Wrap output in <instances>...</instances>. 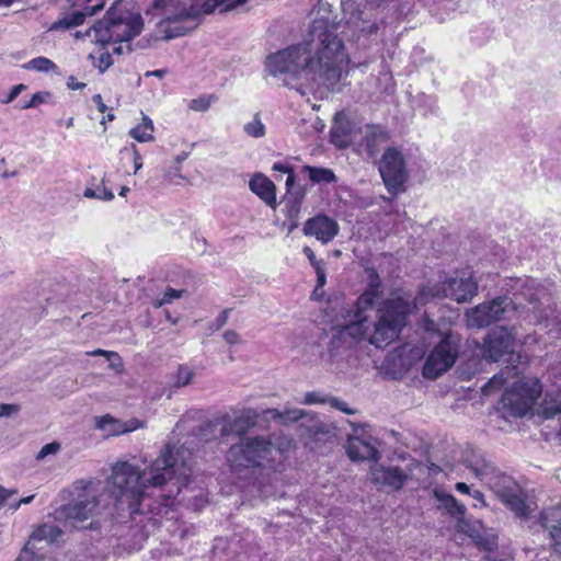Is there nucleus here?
Here are the masks:
<instances>
[{
    "label": "nucleus",
    "mask_w": 561,
    "mask_h": 561,
    "mask_svg": "<svg viewBox=\"0 0 561 561\" xmlns=\"http://www.w3.org/2000/svg\"><path fill=\"white\" fill-rule=\"evenodd\" d=\"M346 62L343 42L327 21L317 19L310 25L308 41L270 55L266 67L272 76H290L332 89L341 80Z\"/></svg>",
    "instance_id": "nucleus-1"
},
{
    "label": "nucleus",
    "mask_w": 561,
    "mask_h": 561,
    "mask_svg": "<svg viewBox=\"0 0 561 561\" xmlns=\"http://www.w3.org/2000/svg\"><path fill=\"white\" fill-rule=\"evenodd\" d=\"M505 286L514 299L499 296L467 310L468 328L482 329L497 321L512 320L514 313L528 324H541L548 319L549 293L538 280L530 277L510 278Z\"/></svg>",
    "instance_id": "nucleus-2"
},
{
    "label": "nucleus",
    "mask_w": 561,
    "mask_h": 561,
    "mask_svg": "<svg viewBox=\"0 0 561 561\" xmlns=\"http://www.w3.org/2000/svg\"><path fill=\"white\" fill-rule=\"evenodd\" d=\"M193 473V454L184 445L168 444L151 465L140 470L128 461H117L111 468L107 486L112 491H145L148 488H162L172 479L186 486Z\"/></svg>",
    "instance_id": "nucleus-3"
},
{
    "label": "nucleus",
    "mask_w": 561,
    "mask_h": 561,
    "mask_svg": "<svg viewBox=\"0 0 561 561\" xmlns=\"http://www.w3.org/2000/svg\"><path fill=\"white\" fill-rule=\"evenodd\" d=\"M478 290V284L471 276L454 277L440 284L422 288L415 297L410 294L393 295L380 310L379 323L373 337V343L382 345L397 339L407 324V319L419 306L432 298H450L458 304L472 299Z\"/></svg>",
    "instance_id": "nucleus-4"
},
{
    "label": "nucleus",
    "mask_w": 561,
    "mask_h": 561,
    "mask_svg": "<svg viewBox=\"0 0 561 561\" xmlns=\"http://www.w3.org/2000/svg\"><path fill=\"white\" fill-rule=\"evenodd\" d=\"M250 0H204L196 3H180V0H154L153 8L161 10L165 19L159 23L164 38L171 39L183 36L195 30L202 14H210L216 9L220 13L242 11Z\"/></svg>",
    "instance_id": "nucleus-5"
},
{
    "label": "nucleus",
    "mask_w": 561,
    "mask_h": 561,
    "mask_svg": "<svg viewBox=\"0 0 561 561\" xmlns=\"http://www.w3.org/2000/svg\"><path fill=\"white\" fill-rule=\"evenodd\" d=\"M290 440L280 436L241 438L227 451V462L236 473L256 467H274L282 463Z\"/></svg>",
    "instance_id": "nucleus-6"
},
{
    "label": "nucleus",
    "mask_w": 561,
    "mask_h": 561,
    "mask_svg": "<svg viewBox=\"0 0 561 561\" xmlns=\"http://www.w3.org/2000/svg\"><path fill=\"white\" fill-rule=\"evenodd\" d=\"M142 28L140 13L131 11L128 3L117 1L102 20L87 31V35L95 43L106 45L111 42H129L138 36Z\"/></svg>",
    "instance_id": "nucleus-7"
},
{
    "label": "nucleus",
    "mask_w": 561,
    "mask_h": 561,
    "mask_svg": "<svg viewBox=\"0 0 561 561\" xmlns=\"http://www.w3.org/2000/svg\"><path fill=\"white\" fill-rule=\"evenodd\" d=\"M403 466L373 465L370 479L376 484L400 490L403 486L414 488L413 482L426 483L443 473L435 463L425 465L412 457L402 456Z\"/></svg>",
    "instance_id": "nucleus-8"
},
{
    "label": "nucleus",
    "mask_w": 561,
    "mask_h": 561,
    "mask_svg": "<svg viewBox=\"0 0 561 561\" xmlns=\"http://www.w3.org/2000/svg\"><path fill=\"white\" fill-rule=\"evenodd\" d=\"M438 510H445L447 514L456 518V528L467 535L472 542L484 551H493L497 548V536L483 527L481 522H470L465 518V505L457 502L450 493H434Z\"/></svg>",
    "instance_id": "nucleus-9"
},
{
    "label": "nucleus",
    "mask_w": 561,
    "mask_h": 561,
    "mask_svg": "<svg viewBox=\"0 0 561 561\" xmlns=\"http://www.w3.org/2000/svg\"><path fill=\"white\" fill-rule=\"evenodd\" d=\"M425 330L437 332L440 337L439 342L428 354L423 366V376L427 379H436L456 363L459 355L460 336L450 331H437L435 322L430 319L425 320Z\"/></svg>",
    "instance_id": "nucleus-10"
},
{
    "label": "nucleus",
    "mask_w": 561,
    "mask_h": 561,
    "mask_svg": "<svg viewBox=\"0 0 561 561\" xmlns=\"http://www.w3.org/2000/svg\"><path fill=\"white\" fill-rule=\"evenodd\" d=\"M465 466L491 491H522V486L510 476L500 472L473 449L466 453Z\"/></svg>",
    "instance_id": "nucleus-11"
},
{
    "label": "nucleus",
    "mask_w": 561,
    "mask_h": 561,
    "mask_svg": "<svg viewBox=\"0 0 561 561\" xmlns=\"http://www.w3.org/2000/svg\"><path fill=\"white\" fill-rule=\"evenodd\" d=\"M542 392V386L537 378L519 379L502 394L503 408L511 415L522 417L533 408L536 399Z\"/></svg>",
    "instance_id": "nucleus-12"
},
{
    "label": "nucleus",
    "mask_w": 561,
    "mask_h": 561,
    "mask_svg": "<svg viewBox=\"0 0 561 561\" xmlns=\"http://www.w3.org/2000/svg\"><path fill=\"white\" fill-rule=\"evenodd\" d=\"M379 172L389 193L396 194L402 191L408 172L401 151L388 148L381 157Z\"/></svg>",
    "instance_id": "nucleus-13"
},
{
    "label": "nucleus",
    "mask_w": 561,
    "mask_h": 561,
    "mask_svg": "<svg viewBox=\"0 0 561 561\" xmlns=\"http://www.w3.org/2000/svg\"><path fill=\"white\" fill-rule=\"evenodd\" d=\"M506 327H495L483 341V357L488 360L497 362L504 355L514 356L515 332Z\"/></svg>",
    "instance_id": "nucleus-14"
},
{
    "label": "nucleus",
    "mask_w": 561,
    "mask_h": 561,
    "mask_svg": "<svg viewBox=\"0 0 561 561\" xmlns=\"http://www.w3.org/2000/svg\"><path fill=\"white\" fill-rule=\"evenodd\" d=\"M299 428L305 445L312 450L327 444H334L337 438L336 427L317 417H310L300 423Z\"/></svg>",
    "instance_id": "nucleus-15"
},
{
    "label": "nucleus",
    "mask_w": 561,
    "mask_h": 561,
    "mask_svg": "<svg viewBox=\"0 0 561 561\" xmlns=\"http://www.w3.org/2000/svg\"><path fill=\"white\" fill-rule=\"evenodd\" d=\"M387 301H388V299H386L377 309V321L374 323L373 330L370 328V323H369L367 317L364 314V312L366 310H359L358 307L356 306L354 320L343 327V329L341 330V335L350 336L354 340H362V339L367 337L368 342L377 348H382V347L387 346L388 344H390L391 342H393L396 339H393L389 342H385L382 345H377L371 342L373 337L376 333L377 324L379 323L380 310Z\"/></svg>",
    "instance_id": "nucleus-16"
},
{
    "label": "nucleus",
    "mask_w": 561,
    "mask_h": 561,
    "mask_svg": "<svg viewBox=\"0 0 561 561\" xmlns=\"http://www.w3.org/2000/svg\"><path fill=\"white\" fill-rule=\"evenodd\" d=\"M95 506V501L84 500L62 505L56 508L51 515L55 520L64 522L76 528H84L83 523L92 515Z\"/></svg>",
    "instance_id": "nucleus-17"
},
{
    "label": "nucleus",
    "mask_w": 561,
    "mask_h": 561,
    "mask_svg": "<svg viewBox=\"0 0 561 561\" xmlns=\"http://www.w3.org/2000/svg\"><path fill=\"white\" fill-rule=\"evenodd\" d=\"M345 450L352 461H375L380 458L377 440L369 435L350 436Z\"/></svg>",
    "instance_id": "nucleus-18"
},
{
    "label": "nucleus",
    "mask_w": 561,
    "mask_h": 561,
    "mask_svg": "<svg viewBox=\"0 0 561 561\" xmlns=\"http://www.w3.org/2000/svg\"><path fill=\"white\" fill-rule=\"evenodd\" d=\"M362 129L345 113L340 112L334 116L330 130L331 142L339 148H346L357 141Z\"/></svg>",
    "instance_id": "nucleus-19"
},
{
    "label": "nucleus",
    "mask_w": 561,
    "mask_h": 561,
    "mask_svg": "<svg viewBox=\"0 0 561 561\" xmlns=\"http://www.w3.org/2000/svg\"><path fill=\"white\" fill-rule=\"evenodd\" d=\"M257 420V413L252 409H245L237 416L224 414L217 422L221 425L220 436L230 435L243 436L252 428Z\"/></svg>",
    "instance_id": "nucleus-20"
},
{
    "label": "nucleus",
    "mask_w": 561,
    "mask_h": 561,
    "mask_svg": "<svg viewBox=\"0 0 561 561\" xmlns=\"http://www.w3.org/2000/svg\"><path fill=\"white\" fill-rule=\"evenodd\" d=\"M360 134H363L362 146L369 159H375L389 140V131L381 125L367 124Z\"/></svg>",
    "instance_id": "nucleus-21"
},
{
    "label": "nucleus",
    "mask_w": 561,
    "mask_h": 561,
    "mask_svg": "<svg viewBox=\"0 0 561 561\" xmlns=\"http://www.w3.org/2000/svg\"><path fill=\"white\" fill-rule=\"evenodd\" d=\"M307 236H313L323 243L330 242L339 232V225L327 216H317L307 220L304 227Z\"/></svg>",
    "instance_id": "nucleus-22"
},
{
    "label": "nucleus",
    "mask_w": 561,
    "mask_h": 561,
    "mask_svg": "<svg viewBox=\"0 0 561 561\" xmlns=\"http://www.w3.org/2000/svg\"><path fill=\"white\" fill-rule=\"evenodd\" d=\"M365 273L367 276V287L356 301V306L359 310L370 309L382 294L381 279L377 271L373 267H368L365 270Z\"/></svg>",
    "instance_id": "nucleus-23"
},
{
    "label": "nucleus",
    "mask_w": 561,
    "mask_h": 561,
    "mask_svg": "<svg viewBox=\"0 0 561 561\" xmlns=\"http://www.w3.org/2000/svg\"><path fill=\"white\" fill-rule=\"evenodd\" d=\"M501 502L507 506L517 517L527 518L537 505L528 496V493H497Z\"/></svg>",
    "instance_id": "nucleus-24"
},
{
    "label": "nucleus",
    "mask_w": 561,
    "mask_h": 561,
    "mask_svg": "<svg viewBox=\"0 0 561 561\" xmlns=\"http://www.w3.org/2000/svg\"><path fill=\"white\" fill-rule=\"evenodd\" d=\"M538 415L545 420L557 419L561 438V389L547 390L539 404Z\"/></svg>",
    "instance_id": "nucleus-25"
},
{
    "label": "nucleus",
    "mask_w": 561,
    "mask_h": 561,
    "mask_svg": "<svg viewBox=\"0 0 561 561\" xmlns=\"http://www.w3.org/2000/svg\"><path fill=\"white\" fill-rule=\"evenodd\" d=\"M249 187L267 206L276 207V187L267 176L261 173L253 175L249 182Z\"/></svg>",
    "instance_id": "nucleus-26"
},
{
    "label": "nucleus",
    "mask_w": 561,
    "mask_h": 561,
    "mask_svg": "<svg viewBox=\"0 0 561 561\" xmlns=\"http://www.w3.org/2000/svg\"><path fill=\"white\" fill-rule=\"evenodd\" d=\"M102 8V4H95L93 7L84 5L81 10L65 14L62 18L55 21L51 25V30H69L79 26L83 23L85 16L93 15Z\"/></svg>",
    "instance_id": "nucleus-27"
},
{
    "label": "nucleus",
    "mask_w": 561,
    "mask_h": 561,
    "mask_svg": "<svg viewBox=\"0 0 561 561\" xmlns=\"http://www.w3.org/2000/svg\"><path fill=\"white\" fill-rule=\"evenodd\" d=\"M556 511H543L540 513V524L549 531V536L553 542V548L557 552L561 553V523L549 518V515H554Z\"/></svg>",
    "instance_id": "nucleus-28"
},
{
    "label": "nucleus",
    "mask_w": 561,
    "mask_h": 561,
    "mask_svg": "<svg viewBox=\"0 0 561 561\" xmlns=\"http://www.w3.org/2000/svg\"><path fill=\"white\" fill-rule=\"evenodd\" d=\"M129 135L139 142L153 140V123L149 116L142 114V122L129 130Z\"/></svg>",
    "instance_id": "nucleus-29"
},
{
    "label": "nucleus",
    "mask_w": 561,
    "mask_h": 561,
    "mask_svg": "<svg viewBox=\"0 0 561 561\" xmlns=\"http://www.w3.org/2000/svg\"><path fill=\"white\" fill-rule=\"evenodd\" d=\"M62 534V530L58 526L43 524L34 530V533L32 534V539L45 540L48 543H54L58 541Z\"/></svg>",
    "instance_id": "nucleus-30"
},
{
    "label": "nucleus",
    "mask_w": 561,
    "mask_h": 561,
    "mask_svg": "<svg viewBox=\"0 0 561 561\" xmlns=\"http://www.w3.org/2000/svg\"><path fill=\"white\" fill-rule=\"evenodd\" d=\"M304 172L308 174L313 183H333L336 181V176L331 169L305 165Z\"/></svg>",
    "instance_id": "nucleus-31"
},
{
    "label": "nucleus",
    "mask_w": 561,
    "mask_h": 561,
    "mask_svg": "<svg viewBox=\"0 0 561 561\" xmlns=\"http://www.w3.org/2000/svg\"><path fill=\"white\" fill-rule=\"evenodd\" d=\"M515 369V367L513 368H506L505 370H502L500 374L497 375H494L483 387H482V393L484 396H490L492 394L493 392H495L496 390L501 389L505 381H506V377L505 375H510L513 370Z\"/></svg>",
    "instance_id": "nucleus-32"
},
{
    "label": "nucleus",
    "mask_w": 561,
    "mask_h": 561,
    "mask_svg": "<svg viewBox=\"0 0 561 561\" xmlns=\"http://www.w3.org/2000/svg\"><path fill=\"white\" fill-rule=\"evenodd\" d=\"M216 101L217 96L215 94H204L191 100L188 103V108L194 112H206Z\"/></svg>",
    "instance_id": "nucleus-33"
},
{
    "label": "nucleus",
    "mask_w": 561,
    "mask_h": 561,
    "mask_svg": "<svg viewBox=\"0 0 561 561\" xmlns=\"http://www.w3.org/2000/svg\"><path fill=\"white\" fill-rule=\"evenodd\" d=\"M266 417L273 419V420H291L297 421L304 416V411L299 409L294 410H287L285 412H280L277 409H267L265 412Z\"/></svg>",
    "instance_id": "nucleus-34"
},
{
    "label": "nucleus",
    "mask_w": 561,
    "mask_h": 561,
    "mask_svg": "<svg viewBox=\"0 0 561 561\" xmlns=\"http://www.w3.org/2000/svg\"><path fill=\"white\" fill-rule=\"evenodd\" d=\"M26 69H32L41 72H49L56 70L57 66L46 57H36L30 60L25 66Z\"/></svg>",
    "instance_id": "nucleus-35"
},
{
    "label": "nucleus",
    "mask_w": 561,
    "mask_h": 561,
    "mask_svg": "<svg viewBox=\"0 0 561 561\" xmlns=\"http://www.w3.org/2000/svg\"><path fill=\"white\" fill-rule=\"evenodd\" d=\"M88 355L104 356L110 362L108 366L111 369H113L115 371H121L122 360L117 353L99 348V350L89 352Z\"/></svg>",
    "instance_id": "nucleus-36"
},
{
    "label": "nucleus",
    "mask_w": 561,
    "mask_h": 561,
    "mask_svg": "<svg viewBox=\"0 0 561 561\" xmlns=\"http://www.w3.org/2000/svg\"><path fill=\"white\" fill-rule=\"evenodd\" d=\"M244 133L254 138H260L265 135V126L261 122L259 114H256L253 118V121L247 123L243 127Z\"/></svg>",
    "instance_id": "nucleus-37"
},
{
    "label": "nucleus",
    "mask_w": 561,
    "mask_h": 561,
    "mask_svg": "<svg viewBox=\"0 0 561 561\" xmlns=\"http://www.w3.org/2000/svg\"><path fill=\"white\" fill-rule=\"evenodd\" d=\"M13 493H0V508L8 505L9 510L16 511L22 504H30L34 500V495H30L20 500L10 501Z\"/></svg>",
    "instance_id": "nucleus-38"
},
{
    "label": "nucleus",
    "mask_w": 561,
    "mask_h": 561,
    "mask_svg": "<svg viewBox=\"0 0 561 561\" xmlns=\"http://www.w3.org/2000/svg\"><path fill=\"white\" fill-rule=\"evenodd\" d=\"M115 423H122L110 414L96 419V428L106 432L107 435H116L114 430L117 427Z\"/></svg>",
    "instance_id": "nucleus-39"
},
{
    "label": "nucleus",
    "mask_w": 561,
    "mask_h": 561,
    "mask_svg": "<svg viewBox=\"0 0 561 561\" xmlns=\"http://www.w3.org/2000/svg\"><path fill=\"white\" fill-rule=\"evenodd\" d=\"M101 486V480L98 478L79 479L73 482V491L98 490Z\"/></svg>",
    "instance_id": "nucleus-40"
},
{
    "label": "nucleus",
    "mask_w": 561,
    "mask_h": 561,
    "mask_svg": "<svg viewBox=\"0 0 561 561\" xmlns=\"http://www.w3.org/2000/svg\"><path fill=\"white\" fill-rule=\"evenodd\" d=\"M194 373L187 366H179L175 386L176 387H185L190 385L193 380Z\"/></svg>",
    "instance_id": "nucleus-41"
},
{
    "label": "nucleus",
    "mask_w": 561,
    "mask_h": 561,
    "mask_svg": "<svg viewBox=\"0 0 561 561\" xmlns=\"http://www.w3.org/2000/svg\"><path fill=\"white\" fill-rule=\"evenodd\" d=\"M115 424L117 425V427L114 430L115 434H125V433L133 432L137 428L144 427V422H141L137 419H131L127 422L115 423Z\"/></svg>",
    "instance_id": "nucleus-42"
},
{
    "label": "nucleus",
    "mask_w": 561,
    "mask_h": 561,
    "mask_svg": "<svg viewBox=\"0 0 561 561\" xmlns=\"http://www.w3.org/2000/svg\"><path fill=\"white\" fill-rule=\"evenodd\" d=\"M185 291L184 290H178V289H174V288H171L169 287L164 294H163V297L162 299L160 300H157L153 306L156 308H160L162 307L163 305L165 304H171L174 299H179L182 297V295L184 294Z\"/></svg>",
    "instance_id": "nucleus-43"
},
{
    "label": "nucleus",
    "mask_w": 561,
    "mask_h": 561,
    "mask_svg": "<svg viewBox=\"0 0 561 561\" xmlns=\"http://www.w3.org/2000/svg\"><path fill=\"white\" fill-rule=\"evenodd\" d=\"M61 445L58 442H51L44 445L36 455L37 460H44L47 456L56 455L60 451Z\"/></svg>",
    "instance_id": "nucleus-44"
},
{
    "label": "nucleus",
    "mask_w": 561,
    "mask_h": 561,
    "mask_svg": "<svg viewBox=\"0 0 561 561\" xmlns=\"http://www.w3.org/2000/svg\"><path fill=\"white\" fill-rule=\"evenodd\" d=\"M273 170L274 171H279L282 173H286L287 174V179H286V186L287 187H290L295 183L294 171H293V169L288 164L280 163V162L274 163Z\"/></svg>",
    "instance_id": "nucleus-45"
},
{
    "label": "nucleus",
    "mask_w": 561,
    "mask_h": 561,
    "mask_svg": "<svg viewBox=\"0 0 561 561\" xmlns=\"http://www.w3.org/2000/svg\"><path fill=\"white\" fill-rule=\"evenodd\" d=\"M49 96H50L49 92L35 93V94H33L31 100L22 106V108L26 110V108L36 107L39 104L45 103Z\"/></svg>",
    "instance_id": "nucleus-46"
},
{
    "label": "nucleus",
    "mask_w": 561,
    "mask_h": 561,
    "mask_svg": "<svg viewBox=\"0 0 561 561\" xmlns=\"http://www.w3.org/2000/svg\"><path fill=\"white\" fill-rule=\"evenodd\" d=\"M328 403L332 408H334V409H336V410H339V411H341V412H343L345 414H354L355 413V411L353 409H350L347 407V403L345 401H343V400H341L339 398L328 397Z\"/></svg>",
    "instance_id": "nucleus-47"
},
{
    "label": "nucleus",
    "mask_w": 561,
    "mask_h": 561,
    "mask_svg": "<svg viewBox=\"0 0 561 561\" xmlns=\"http://www.w3.org/2000/svg\"><path fill=\"white\" fill-rule=\"evenodd\" d=\"M83 196L87 198H98L103 201H112L114 198L113 192L108 188H104V195L99 194L95 190L85 188Z\"/></svg>",
    "instance_id": "nucleus-48"
},
{
    "label": "nucleus",
    "mask_w": 561,
    "mask_h": 561,
    "mask_svg": "<svg viewBox=\"0 0 561 561\" xmlns=\"http://www.w3.org/2000/svg\"><path fill=\"white\" fill-rule=\"evenodd\" d=\"M304 403L305 404L328 403V397H324L319 391L307 392L305 394Z\"/></svg>",
    "instance_id": "nucleus-49"
},
{
    "label": "nucleus",
    "mask_w": 561,
    "mask_h": 561,
    "mask_svg": "<svg viewBox=\"0 0 561 561\" xmlns=\"http://www.w3.org/2000/svg\"><path fill=\"white\" fill-rule=\"evenodd\" d=\"M21 408L19 404L1 403L0 404V417H10L20 412Z\"/></svg>",
    "instance_id": "nucleus-50"
},
{
    "label": "nucleus",
    "mask_w": 561,
    "mask_h": 561,
    "mask_svg": "<svg viewBox=\"0 0 561 561\" xmlns=\"http://www.w3.org/2000/svg\"><path fill=\"white\" fill-rule=\"evenodd\" d=\"M113 64L112 56L108 53H102L99 57L98 67L101 72H104Z\"/></svg>",
    "instance_id": "nucleus-51"
},
{
    "label": "nucleus",
    "mask_w": 561,
    "mask_h": 561,
    "mask_svg": "<svg viewBox=\"0 0 561 561\" xmlns=\"http://www.w3.org/2000/svg\"><path fill=\"white\" fill-rule=\"evenodd\" d=\"M25 89V85L24 84H16L14 85L11 91L9 92V94L7 95L5 99H3L1 102L3 104H9L11 103L12 101H14L18 95L22 92V90Z\"/></svg>",
    "instance_id": "nucleus-52"
},
{
    "label": "nucleus",
    "mask_w": 561,
    "mask_h": 561,
    "mask_svg": "<svg viewBox=\"0 0 561 561\" xmlns=\"http://www.w3.org/2000/svg\"><path fill=\"white\" fill-rule=\"evenodd\" d=\"M222 336L225 342L230 345H234L240 342V335L233 330L226 331Z\"/></svg>",
    "instance_id": "nucleus-53"
},
{
    "label": "nucleus",
    "mask_w": 561,
    "mask_h": 561,
    "mask_svg": "<svg viewBox=\"0 0 561 561\" xmlns=\"http://www.w3.org/2000/svg\"><path fill=\"white\" fill-rule=\"evenodd\" d=\"M131 150L134 153V172L137 173L142 168V159L137 147L134 144L131 145Z\"/></svg>",
    "instance_id": "nucleus-54"
},
{
    "label": "nucleus",
    "mask_w": 561,
    "mask_h": 561,
    "mask_svg": "<svg viewBox=\"0 0 561 561\" xmlns=\"http://www.w3.org/2000/svg\"><path fill=\"white\" fill-rule=\"evenodd\" d=\"M304 253L306 254V256L309 259L311 265L317 268V266H321L323 265V262L322 261H318L316 259V255L313 253V251L309 248V247H305L304 248Z\"/></svg>",
    "instance_id": "nucleus-55"
},
{
    "label": "nucleus",
    "mask_w": 561,
    "mask_h": 561,
    "mask_svg": "<svg viewBox=\"0 0 561 561\" xmlns=\"http://www.w3.org/2000/svg\"><path fill=\"white\" fill-rule=\"evenodd\" d=\"M229 312H230L229 309H225L218 316V318L216 319V329L217 330L220 329L221 327H224L227 323L228 318H229Z\"/></svg>",
    "instance_id": "nucleus-56"
},
{
    "label": "nucleus",
    "mask_w": 561,
    "mask_h": 561,
    "mask_svg": "<svg viewBox=\"0 0 561 561\" xmlns=\"http://www.w3.org/2000/svg\"><path fill=\"white\" fill-rule=\"evenodd\" d=\"M188 152H185L183 151L182 153L178 154L175 158H174V163H175V167H174V170L175 172L178 173V175L181 178V174H180V171H181V163L187 159L188 157Z\"/></svg>",
    "instance_id": "nucleus-57"
},
{
    "label": "nucleus",
    "mask_w": 561,
    "mask_h": 561,
    "mask_svg": "<svg viewBox=\"0 0 561 561\" xmlns=\"http://www.w3.org/2000/svg\"><path fill=\"white\" fill-rule=\"evenodd\" d=\"M314 270L317 273L318 286H323L325 284L324 264L321 266H317V268Z\"/></svg>",
    "instance_id": "nucleus-58"
},
{
    "label": "nucleus",
    "mask_w": 561,
    "mask_h": 561,
    "mask_svg": "<svg viewBox=\"0 0 561 561\" xmlns=\"http://www.w3.org/2000/svg\"><path fill=\"white\" fill-rule=\"evenodd\" d=\"M93 101L94 103L96 104L98 106V110L101 112V113H104L106 111V105L104 104L103 100H102V96L101 94H95L93 96Z\"/></svg>",
    "instance_id": "nucleus-59"
},
{
    "label": "nucleus",
    "mask_w": 561,
    "mask_h": 561,
    "mask_svg": "<svg viewBox=\"0 0 561 561\" xmlns=\"http://www.w3.org/2000/svg\"><path fill=\"white\" fill-rule=\"evenodd\" d=\"M85 87V83H82V82H75V79L71 77L69 78V81H68V88L71 89V90H78V89H82Z\"/></svg>",
    "instance_id": "nucleus-60"
},
{
    "label": "nucleus",
    "mask_w": 561,
    "mask_h": 561,
    "mask_svg": "<svg viewBox=\"0 0 561 561\" xmlns=\"http://www.w3.org/2000/svg\"><path fill=\"white\" fill-rule=\"evenodd\" d=\"M165 72L167 71L164 69H158V70H153V71H147L146 76L147 77L154 76L158 78H162L165 75Z\"/></svg>",
    "instance_id": "nucleus-61"
},
{
    "label": "nucleus",
    "mask_w": 561,
    "mask_h": 561,
    "mask_svg": "<svg viewBox=\"0 0 561 561\" xmlns=\"http://www.w3.org/2000/svg\"><path fill=\"white\" fill-rule=\"evenodd\" d=\"M456 491L462 492V491H470V486L465 482H457L456 483Z\"/></svg>",
    "instance_id": "nucleus-62"
},
{
    "label": "nucleus",
    "mask_w": 561,
    "mask_h": 561,
    "mask_svg": "<svg viewBox=\"0 0 561 561\" xmlns=\"http://www.w3.org/2000/svg\"><path fill=\"white\" fill-rule=\"evenodd\" d=\"M16 561H32L30 558V554L26 550V548L23 550V552L18 557Z\"/></svg>",
    "instance_id": "nucleus-63"
},
{
    "label": "nucleus",
    "mask_w": 561,
    "mask_h": 561,
    "mask_svg": "<svg viewBox=\"0 0 561 561\" xmlns=\"http://www.w3.org/2000/svg\"><path fill=\"white\" fill-rule=\"evenodd\" d=\"M72 7H81L89 2L90 0H68Z\"/></svg>",
    "instance_id": "nucleus-64"
}]
</instances>
